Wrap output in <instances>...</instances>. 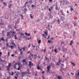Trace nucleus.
Segmentation results:
<instances>
[{
	"instance_id": "53",
	"label": "nucleus",
	"mask_w": 79,
	"mask_h": 79,
	"mask_svg": "<svg viewBox=\"0 0 79 79\" xmlns=\"http://www.w3.org/2000/svg\"><path fill=\"white\" fill-rule=\"evenodd\" d=\"M62 15H63V16H64V13H63V12L62 13Z\"/></svg>"
},
{
	"instance_id": "33",
	"label": "nucleus",
	"mask_w": 79,
	"mask_h": 79,
	"mask_svg": "<svg viewBox=\"0 0 79 79\" xmlns=\"http://www.w3.org/2000/svg\"><path fill=\"white\" fill-rule=\"evenodd\" d=\"M2 3L4 4V6H5L6 4V3H5L4 2H2Z\"/></svg>"
},
{
	"instance_id": "4",
	"label": "nucleus",
	"mask_w": 79,
	"mask_h": 79,
	"mask_svg": "<svg viewBox=\"0 0 79 79\" xmlns=\"http://www.w3.org/2000/svg\"><path fill=\"white\" fill-rule=\"evenodd\" d=\"M15 31L12 32L11 31H10V32H8L7 33V35L8 36H9V35H10V33H13V34H14Z\"/></svg>"
},
{
	"instance_id": "21",
	"label": "nucleus",
	"mask_w": 79,
	"mask_h": 79,
	"mask_svg": "<svg viewBox=\"0 0 79 79\" xmlns=\"http://www.w3.org/2000/svg\"><path fill=\"white\" fill-rule=\"evenodd\" d=\"M73 40H72L71 41V42H70V45H72V44H73Z\"/></svg>"
},
{
	"instance_id": "54",
	"label": "nucleus",
	"mask_w": 79,
	"mask_h": 79,
	"mask_svg": "<svg viewBox=\"0 0 79 79\" xmlns=\"http://www.w3.org/2000/svg\"><path fill=\"white\" fill-rule=\"evenodd\" d=\"M20 54L21 55L23 54V51H21L20 52Z\"/></svg>"
},
{
	"instance_id": "1",
	"label": "nucleus",
	"mask_w": 79,
	"mask_h": 79,
	"mask_svg": "<svg viewBox=\"0 0 79 79\" xmlns=\"http://www.w3.org/2000/svg\"><path fill=\"white\" fill-rule=\"evenodd\" d=\"M11 66V63H8V65L6 67L7 70L8 71H10V68Z\"/></svg>"
},
{
	"instance_id": "3",
	"label": "nucleus",
	"mask_w": 79,
	"mask_h": 79,
	"mask_svg": "<svg viewBox=\"0 0 79 79\" xmlns=\"http://www.w3.org/2000/svg\"><path fill=\"white\" fill-rule=\"evenodd\" d=\"M32 66H33V63H32L31 61H29V64L28 65V66H29V68H31Z\"/></svg>"
},
{
	"instance_id": "26",
	"label": "nucleus",
	"mask_w": 79,
	"mask_h": 79,
	"mask_svg": "<svg viewBox=\"0 0 79 79\" xmlns=\"http://www.w3.org/2000/svg\"><path fill=\"white\" fill-rule=\"evenodd\" d=\"M27 11V9H26V8H25L24 9V12H26Z\"/></svg>"
},
{
	"instance_id": "51",
	"label": "nucleus",
	"mask_w": 79,
	"mask_h": 79,
	"mask_svg": "<svg viewBox=\"0 0 79 79\" xmlns=\"http://www.w3.org/2000/svg\"><path fill=\"white\" fill-rule=\"evenodd\" d=\"M29 59V60H31V56H29V57H28Z\"/></svg>"
},
{
	"instance_id": "11",
	"label": "nucleus",
	"mask_w": 79,
	"mask_h": 79,
	"mask_svg": "<svg viewBox=\"0 0 79 79\" xmlns=\"http://www.w3.org/2000/svg\"><path fill=\"white\" fill-rule=\"evenodd\" d=\"M2 40V41H5V40H4L3 37H2L0 38V42H1Z\"/></svg>"
},
{
	"instance_id": "22",
	"label": "nucleus",
	"mask_w": 79,
	"mask_h": 79,
	"mask_svg": "<svg viewBox=\"0 0 79 79\" xmlns=\"http://www.w3.org/2000/svg\"><path fill=\"white\" fill-rule=\"evenodd\" d=\"M20 16L21 17L22 19H24V17H23V16L22 15H20Z\"/></svg>"
},
{
	"instance_id": "39",
	"label": "nucleus",
	"mask_w": 79,
	"mask_h": 79,
	"mask_svg": "<svg viewBox=\"0 0 79 79\" xmlns=\"http://www.w3.org/2000/svg\"><path fill=\"white\" fill-rule=\"evenodd\" d=\"M20 63L18 62V66H20Z\"/></svg>"
},
{
	"instance_id": "18",
	"label": "nucleus",
	"mask_w": 79,
	"mask_h": 79,
	"mask_svg": "<svg viewBox=\"0 0 79 79\" xmlns=\"http://www.w3.org/2000/svg\"><path fill=\"white\" fill-rule=\"evenodd\" d=\"M57 77L58 78V79H61L62 77H60V76H57Z\"/></svg>"
},
{
	"instance_id": "19",
	"label": "nucleus",
	"mask_w": 79,
	"mask_h": 79,
	"mask_svg": "<svg viewBox=\"0 0 79 79\" xmlns=\"http://www.w3.org/2000/svg\"><path fill=\"white\" fill-rule=\"evenodd\" d=\"M14 47V46H13V45H11L10 46V48L11 49H12V50H13V48Z\"/></svg>"
},
{
	"instance_id": "24",
	"label": "nucleus",
	"mask_w": 79,
	"mask_h": 79,
	"mask_svg": "<svg viewBox=\"0 0 79 79\" xmlns=\"http://www.w3.org/2000/svg\"><path fill=\"white\" fill-rule=\"evenodd\" d=\"M37 69L38 70H40L41 68L39 67V66H37Z\"/></svg>"
},
{
	"instance_id": "6",
	"label": "nucleus",
	"mask_w": 79,
	"mask_h": 79,
	"mask_svg": "<svg viewBox=\"0 0 79 79\" xmlns=\"http://www.w3.org/2000/svg\"><path fill=\"white\" fill-rule=\"evenodd\" d=\"M13 63H15V64H14L13 65V66L15 69H16V65H17V63H15V61Z\"/></svg>"
},
{
	"instance_id": "43",
	"label": "nucleus",
	"mask_w": 79,
	"mask_h": 79,
	"mask_svg": "<svg viewBox=\"0 0 79 79\" xmlns=\"http://www.w3.org/2000/svg\"><path fill=\"white\" fill-rule=\"evenodd\" d=\"M0 60L2 62H3V60L1 59V57H0Z\"/></svg>"
},
{
	"instance_id": "50",
	"label": "nucleus",
	"mask_w": 79,
	"mask_h": 79,
	"mask_svg": "<svg viewBox=\"0 0 79 79\" xmlns=\"http://www.w3.org/2000/svg\"><path fill=\"white\" fill-rule=\"evenodd\" d=\"M61 60H59V63H61Z\"/></svg>"
},
{
	"instance_id": "45",
	"label": "nucleus",
	"mask_w": 79,
	"mask_h": 79,
	"mask_svg": "<svg viewBox=\"0 0 79 79\" xmlns=\"http://www.w3.org/2000/svg\"><path fill=\"white\" fill-rule=\"evenodd\" d=\"M2 53L0 52V57H1V56H2Z\"/></svg>"
},
{
	"instance_id": "38",
	"label": "nucleus",
	"mask_w": 79,
	"mask_h": 79,
	"mask_svg": "<svg viewBox=\"0 0 79 79\" xmlns=\"http://www.w3.org/2000/svg\"><path fill=\"white\" fill-rule=\"evenodd\" d=\"M11 6H12V4H10V5L8 6V8H10V7H11Z\"/></svg>"
},
{
	"instance_id": "49",
	"label": "nucleus",
	"mask_w": 79,
	"mask_h": 79,
	"mask_svg": "<svg viewBox=\"0 0 79 79\" xmlns=\"http://www.w3.org/2000/svg\"><path fill=\"white\" fill-rule=\"evenodd\" d=\"M14 74V73H13V72H12V74H11V75L12 76H13V75Z\"/></svg>"
},
{
	"instance_id": "46",
	"label": "nucleus",
	"mask_w": 79,
	"mask_h": 79,
	"mask_svg": "<svg viewBox=\"0 0 79 79\" xmlns=\"http://www.w3.org/2000/svg\"><path fill=\"white\" fill-rule=\"evenodd\" d=\"M8 56H10V52H8L7 53Z\"/></svg>"
},
{
	"instance_id": "17",
	"label": "nucleus",
	"mask_w": 79,
	"mask_h": 79,
	"mask_svg": "<svg viewBox=\"0 0 79 79\" xmlns=\"http://www.w3.org/2000/svg\"><path fill=\"white\" fill-rule=\"evenodd\" d=\"M51 64L52 67H53H53H54V66H55V64H54L52 63H51Z\"/></svg>"
},
{
	"instance_id": "27",
	"label": "nucleus",
	"mask_w": 79,
	"mask_h": 79,
	"mask_svg": "<svg viewBox=\"0 0 79 79\" xmlns=\"http://www.w3.org/2000/svg\"><path fill=\"white\" fill-rule=\"evenodd\" d=\"M4 25V23H0V25H1V26H3V25Z\"/></svg>"
},
{
	"instance_id": "37",
	"label": "nucleus",
	"mask_w": 79,
	"mask_h": 79,
	"mask_svg": "<svg viewBox=\"0 0 79 79\" xmlns=\"http://www.w3.org/2000/svg\"><path fill=\"white\" fill-rule=\"evenodd\" d=\"M71 64H73V66H75V64H74V63H71Z\"/></svg>"
},
{
	"instance_id": "40",
	"label": "nucleus",
	"mask_w": 79,
	"mask_h": 79,
	"mask_svg": "<svg viewBox=\"0 0 79 79\" xmlns=\"http://www.w3.org/2000/svg\"><path fill=\"white\" fill-rule=\"evenodd\" d=\"M75 33H76V32H75V31H74L73 32V36H74V35H75Z\"/></svg>"
},
{
	"instance_id": "34",
	"label": "nucleus",
	"mask_w": 79,
	"mask_h": 79,
	"mask_svg": "<svg viewBox=\"0 0 79 79\" xmlns=\"http://www.w3.org/2000/svg\"><path fill=\"white\" fill-rule=\"evenodd\" d=\"M19 60H21V58H22V56H20V57H18Z\"/></svg>"
},
{
	"instance_id": "63",
	"label": "nucleus",
	"mask_w": 79,
	"mask_h": 79,
	"mask_svg": "<svg viewBox=\"0 0 79 79\" xmlns=\"http://www.w3.org/2000/svg\"><path fill=\"white\" fill-rule=\"evenodd\" d=\"M43 79H45V77H44V76H43Z\"/></svg>"
},
{
	"instance_id": "52",
	"label": "nucleus",
	"mask_w": 79,
	"mask_h": 79,
	"mask_svg": "<svg viewBox=\"0 0 79 79\" xmlns=\"http://www.w3.org/2000/svg\"><path fill=\"white\" fill-rule=\"evenodd\" d=\"M45 73V71H43L42 72V74H44V73Z\"/></svg>"
},
{
	"instance_id": "14",
	"label": "nucleus",
	"mask_w": 79,
	"mask_h": 79,
	"mask_svg": "<svg viewBox=\"0 0 79 79\" xmlns=\"http://www.w3.org/2000/svg\"><path fill=\"white\" fill-rule=\"evenodd\" d=\"M42 36L44 38H46V36H47V35H45L44 34H42Z\"/></svg>"
},
{
	"instance_id": "16",
	"label": "nucleus",
	"mask_w": 79,
	"mask_h": 79,
	"mask_svg": "<svg viewBox=\"0 0 79 79\" xmlns=\"http://www.w3.org/2000/svg\"><path fill=\"white\" fill-rule=\"evenodd\" d=\"M18 50H19L20 52H21V50H22V49H23V48H21V49H20V48L19 47L18 48Z\"/></svg>"
},
{
	"instance_id": "5",
	"label": "nucleus",
	"mask_w": 79,
	"mask_h": 79,
	"mask_svg": "<svg viewBox=\"0 0 79 79\" xmlns=\"http://www.w3.org/2000/svg\"><path fill=\"white\" fill-rule=\"evenodd\" d=\"M51 69V67H50V65H49L47 67V72H49V73H50V69Z\"/></svg>"
},
{
	"instance_id": "61",
	"label": "nucleus",
	"mask_w": 79,
	"mask_h": 79,
	"mask_svg": "<svg viewBox=\"0 0 79 79\" xmlns=\"http://www.w3.org/2000/svg\"><path fill=\"white\" fill-rule=\"evenodd\" d=\"M45 58H46V60H48V58L47 57H45Z\"/></svg>"
},
{
	"instance_id": "9",
	"label": "nucleus",
	"mask_w": 79,
	"mask_h": 79,
	"mask_svg": "<svg viewBox=\"0 0 79 79\" xmlns=\"http://www.w3.org/2000/svg\"><path fill=\"white\" fill-rule=\"evenodd\" d=\"M20 21H19V19H17V21L15 22V24H18V23H19Z\"/></svg>"
},
{
	"instance_id": "48",
	"label": "nucleus",
	"mask_w": 79,
	"mask_h": 79,
	"mask_svg": "<svg viewBox=\"0 0 79 79\" xmlns=\"http://www.w3.org/2000/svg\"><path fill=\"white\" fill-rule=\"evenodd\" d=\"M57 22L58 23H60V19H58Z\"/></svg>"
},
{
	"instance_id": "15",
	"label": "nucleus",
	"mask_w": 79,
	"mask_h": 79,
	"mask_svg": "<svg viewBox=\"0 0 79 79\" xmlns=\"http://www.w3.org/2000/svg\"><path fill=\"white\" fill-rule=\"evenodd\" d=\"M48 43L49 44H50V43H52V44H53V41L52 40H48Z\"/></svg>"
},
{
	"instance_id": "64",
	"label": "nucleus",
	"mask_w": 79,
	"mask_h": 79,
	"mask_svg": "<svg viewBox=\"0 0 79 79\" xmlns=\"http://www.w3.org/2000/svg\"><path fill=\"white\" fill-rule=\"evenodd\" d=\"M15 79H17V77H15Z\"/></svg>"
},
{
	"instance_id": "8",
	"label": "nucleus",
	"mask_w": 79,
	"mask_h": 79,
	"mask_svg": "<svg viewBox=\"0 0 79 79\" xmlns=\"http://www.w3.org/2000/svg\"><path fill=\"white\" fill-rule=\"evenodd\" d=\"M37 42L39 44L41 43V40H39V39H37Z\"/></svg>"
},
{
	"instance_id": "28",
	"label": "nucleus",
	"mask_w": 79,
	"mask_h": 79,
	"mask_svg": "<svg viewBox=\"0 0 79 79\" xmlns=\"http://www.w3.org/2000/svg\"><path fill=\"white\" fill-rule=\"evenodd\" d=\"M65 2H66L65 4L66 5H67V4H68V3H69V2L68 1H66Z\"/></svg>"
},
{
	"instance_id": "60",
	"label": "nucleus",
	"mask_w": 79,
	"mask_h": 79,
	"mask_svg": "<svg viewBox=\"0 0 79 79\" xmlns=\"http://www.w3.org/2000/svg\"><path fill=\"white\" fill-rule=\"evenodd\" d=\"M11 56H14V54H12L11 55Z\"/></svg>"
},
{
	"instance_id": "31",
	"label": "nucleus",
	"mask_w": 79,
	"mask_h": 79,
	"mask_svg": "<svg viewBox=\"0 0 79 79\" xmlns=\"http://www.w3.org/2000/svg\"><path fill=\"white\" fill-rule=\"evenodd\" d=\"M60 63L59 62H57L56 63V65L58 66H60Z\"/></svg>"
},
{
	"instance_id": "47",
	"label": "nucleus",
	"mask_w": 79,
	"mask_h": 79,
	"mask_svg": "<svg viewBox=\"0 0 79 79\" xmlns=\"http://www.w3.org/2000/svg\"><path fill=\"white\" fill-rule=\"evenodd\" d=\"M60 12H61V13H63V10H60Z\"/></svg>"
},
{
	"instance_id": "36",
	"label": "nucleus",
	"mask_w": 79,
	"mask_h": 79,
	"mask_svg": "<svg viewBox=\"0 0 79 79\" xmlns=\"http://www.w3.org/2000/svg\"><path fill=\"white\" fill-rule=\"evenodd\" d=\"M25 48H25V47H23V48H22V49H23V50L24 51H25Z\"/></svg>"
},
{
	"instance_id": "56",
	"label": "nucleus",
	"mask_w": 79,
	"mask_h": 79,
	"mask_svg": "<svg viewBox=\"0 0 79 79\" xmlns=\"http://www.w3.org/2000/svg\"><path fill=\"white\" fill-rule=\"evenodd\" d=\"M4 31H2V34H4Z\"/></svg>"
},
{
	"instance_id": "57",
	"label": "nucleus",
	"mask_w": 79,
	"mask_h": 79,
	"mask_svg": "<svg viewBox=\"0 0 79 79\" xmlns=\"http://www.w3.org/2000/svg\"><path fill=\"white\" fill-rule=\"evenodd\" d=\"M6 45V47H8V43H7Z\"/></svg>"
},
{
	"instance_id": "41",
	"label": "nucleus",
	"mask_w": 79,
	"mask_h": 79,
	"mask_svg": "<svg viewBox=\"0 0 79 79\" xmlns=\"http://www.w3.org/2000/svg\"><path fill=\"white\" fill-rule=\"evenodd\" d=\"M21 66H19V67H18V70H19V69H20V68Z\"/></svg>"
},
{
	"instance_id": "7",
	"label": "nucleus",
	"mask_w": 79,
	"mask_h": 79,
	"mask_svg": "<svg viewBox=\"0 0 79 79\" xmlns=\"http://www.w3.org/2000/svg\"><path fill=\"white\" fill-rule=\"evenodd\" d=\"M11 43H12V45H14V47H16V44L15 43V42H14V41H12Z\"/></svg>"
},
{
	"instance_id": "62",
	"label": "nucleus",
	"mask_w": 79,
	"mask_h": 79,
	"mask_svg": "<svg viewBox=\"0 0 79 79\" xmlns=\"http://www.w3.org/2000/svg\"><path fill=\"white\" fill-rule=\"evenodd\" d=\"M28 3V2H27L25 3V5H26V4L27 3Z\"/></svg>"
},
{
	"instance_id": "13",
	"label": "nucleus",
	"mask_w": 79,
	"mask_h": 79,
	"mask_svg": "<svg viewBox=\"0 0 79 79\" xmlns=\"http://www.w3.org/2000/svg\"><path fill=\"white\" fill-rule=\"evenodd\" d=\"M22 74H29V73L27 72H22Z\"/></svg>"
},
{
	"instance_id": "32",
	"label": "nucleus",
	"mask_w": 79,
	"mask_h": 79,
	"mask_svg": "<svg viewBox=\"0 0 79 79\" xmlns=\"http://www.w3.org/2000/svg\"><path fill=\"white\" fill-rule=\"evenodd\" d=\"M29 39H31V37H30V38H28L27 39H26V40H29Z\"/></svg>"
},
{
	"instance_id": "20",
	"label": "nucleus",
	"mask_w": 79,
	"mask_h": 79,
	"mask_svg": "<svg viewBox=\"0 0 79 79\" xmlns=\"http://www.w3.org/2000/svg\"><path fill=\"white\" fill-rule=\"evenodd\" d=\"M44 34H46V36L47 35H48V34H47V31H46Z\"/></svg>"
},
{
	"instance_id": "59",
	"label": "nucleus",
	"mask_w": 79,
	"mask_h": 79,
	"mask_svg": "<svg viewBox=\"0 0 79 79\" xmlns=\"http://www.w3.org/2000/svg\"><path fill=\"white\" fill-rule=\"evenodd\" d=\"M50 8H51V10H53V7L52 6H51Z\"/></svg>"
},
{
	"instance_id": "10",
	"label": "nucleus",
	"mask_w": 79,
	"mask_h": 79,
	"mask_svg": "<svg viewBox=\"0 0 79 79\" xmlns=\"http://www.w3.org/2000/svg\"><path fill=\"white\" fill-rule=\"evenodd\" d=\"M25 34L26 35H27V36H30V35H31V34L30 33H28L27 34V32H26L25 33Z\"/></svg>"
},
{
	"instance_id": "42",
	"label": "nucleus",
	"mask_w": 79,
	"mask_h": 79,
	"mask_svg": "<svg viewBox=\"0 0 79 79\" xmlns=\"http://www.w3.org/2000/svg\"><path fill=\"white\" fill-rule=\"evenodd\" d=\"M46 51V48H45L44 51V53H45Z\"/></svg>"
},
{
	"instance_id": "2",
	"label": "nucleus",
	"mask_w": 79,
	"mask_h": 79,
	"mask_svg": "<svg viewBox=\"0 0 79 79\" xmlns=\"http://www.w3.org/2000/svg\"><path fill=\"white\" fill-rule=\"evenodd\" d=\"M26 60L25 59H23V60L22 61V62L23 63V64L24 65H27V62L26 61Z\"/></svg>"
},
{
	"instance_id": "58",
	"label": "nucleus",
	"mask_w": 79,
	"mask_h": 79,
	"mask_svg": "<svg viewBox=\"0 0 79 79\" xmlns=\"http://www.w3.org/2000/svg\"><path fill=\"white\" fill-rule=\"evenodd\" d=\"M30 47H31V44H29L28 47L29 48H30Z\"/></svg>"
},
{
	"instance_id": "23",
	"label": "nucleus",
	"mask_w": 79,
	"mask_h": 79,
	"mask_svg": "<svg viewBox=\"0 0 79 79\" xmlns=\"http://www.w3.org/2000/svg\"><path fill=\"white\" fill-rule=\"evenodd\" d=\"M70 11H71V12H73V8L71 7V9H70Z\"/></svg>"
},
{
	"instance_id": "55",
	"label": "nucleus",
	"mask_w": 79,
	"mask_h": 79,
	"mask_svg": "<svg viewBox=\"0 0 79 79\" xmlns=\"http://www.w3.org/2000/svg\"><path fill=\"white\" fill-rule=\"evenodd\" d=\"M27 53L28 54V53H30V51H27Z\"/></svg>"
},
{
	"instance_id": "35",
	"label": "nucleus",
	"mask_w": 79,
	"mask_h": 79,
	"mask_svg": "<svg viewBox=\"0 0 79 79\" xmlns=\"http://www.w3.org/2000/svg\"><path fill=\"white\" fill-rule=\"evenodd\" d=\"M73 24L74 25V26H76V25H77V23H73Z\"/></svg>"
},
{
	"instance_id": "29",
	"label": "nucleus",
	"mask_w": 79,
	"mask_h": 79,
	"mask_svg": "<svg viewBox=\"0 0 79 79\" xmlns=\"http://www.w3.org/2000/svg\"><path fill=\"white\" fill-rule=\"evenodd\" d=\"M14 37L15 38V40H16V39H17V37H16V35H15L14 36Z\"/></svg>"
},
{
	"instance_id": "30",
	"label": "nucleus",
	"mask_w": 79,
	"mask_h": 79,
	"mask_svg": "<svg viewBox=\"0 0 79 79\" xmlns=\"http://www.w3.org/2000/svg\"><path fill=\"white\" fill-rule=\"evenodd\" d=\"M32 14H31L30 15V17L31 18H33V16H32Z\"/></svg>"
},
{
	"instance_id": "25",
	"label": "nucleus",
	"mask_w": 79,
	"mask_h": 79,
	"mask_svg": "<svg viewBox=\"0 0 79 79\" xmlns=\"http://www.w3.org/2000/svg\"><path fill=\"white\" fill-rule=\"evenodd\" d=\"M34 56H35V59H36V58H37V56L36 54L34 55Z\"/></svg>"
},
{
	"instance_id": "44",
	"label": "nucleus",
	"mask_w": 79,
	"mask_h": 79,
	"mask_svg": "<svg viewBox=\"0 0 79 79\" xmlns=\"http://www.w3.org/2000/svg\"><path fill=\"white\" fill-rule=\"evenodd\" d=\"M54 52H55L56 53L57 52V50H56V49H55V50H54Z\"/></svg>"
},
{
	"instance_id": "12",
	"label": "nucleus",
	"mask_w": 79,
	"mask_h": 79,
	"mask_svg": "<svg viewBox=\"0 0 79 79\" xmlns=\"http://www.w3.org/2000/svg\"><path fill=\"white\" fill-rule=\"evenodd\" d=\"M56 10H58V6H57V4L56 5V6L55 7Z\"/></svg>"
}]
</instances>
